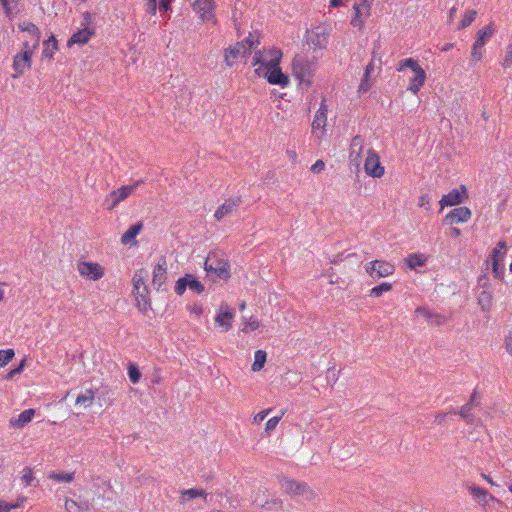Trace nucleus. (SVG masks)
<instances>
[{"label":"nucleus","instance_id":"nucleus-1","mask_svg":"<svg viewBox=\"0 0 512 512\" xmlns=\"http://www.w3.org/2000/svg\"><path fill=\"white\" fill-rule=\"evenodd\" d=\"M283 53L276 47H264L255 51L252 66L254 73L265 79L269 84L286 88L290 85V77L280 67Z\"/></svg>","mask_w":512,"mask_h":512},{"label":"nucleus","instance_id":"nucleus-2","mask_svg":"<svg viewBox=\"0 0 512 512\" xmlns=\"http://www.w3.org/2000/svg\"><path fill=\"white\" fill-rule=\"evenodd\" d=\"M318 57L315 55H296L292 61V72L300 85L311 87L317 70Z\"/></svg>","mask_w":512,"mask_h":512},{"label":"nucleus","instance_id":"nucleus-3","mask_svg":"<svg viewBox=\"0 0 512 512\" xmlns=\"http://www.w3.org/2000/svg\"><path fill=\"white\" fill-rule=\"evenodd\" d=\"M258 45H260V35L258 33H249L244 40L224 50V61L226 65L232 67L239 59L249 54L251 50Z\"/></svg>","mask_w":512,"mask_h":512},{"label":"nucleus","instance_id":"nucleus-4","mask_svg":"<svg viewBox=\"0 0 512 512\" xmlns=\"http://www.w3.org/2000/svg\"><path fill=\"white\" fill-rule=\"evenodd\" d=\"M406 68H409L413 73V77L409 80L408 91L417 95L426 82V72L414 58H406L396 64L397 72H402Z\"/></svg>","mask_w":512,"mask_h":512},{"label":"nucleus","instance_id":"nucleus-5","mask_svg":"<svg viewBox=\"0 0 512 512\" xmlns=\"http://www.w3.org/2000/svg\"><path fill=\"white\" fill-rule=\"evenodd\" d=\"M204 269L213 278L228 280L231 276L228 259L216 252L208 254L204 263Z\"/></svg>","mask_w":512,"mask_h":512},{"label":"nucleus","instance_id":"nucleus-6","mask_svg":"<svg viewBox=\"0 0 512 512\" xmlns=\"http://www.w3.org/2000/svg\"><path fill=\"white\" fill-rule=\"evenodd\" d=\"M144 183V180H137L129 185H123L112 190L104 198V205L107 210H114L121 202L130 197L136 189Z\"/></svg>","mask_w":512,"mask_h":512},{"label":"nucleus","instance_id":"nucleus-7","mask_svg":"<svg viewBox=\"0 0 512 512\" xmlns=\"http://www.w3.org/2000/svg\"><path fill=\"white\" fill-rule=\"evenodd\" d=\"M76 270L82 279L94 282L101 280L106 274V268L102 264L85 259L76 262Z\"/></svg>","mask_w":512,"mask_h":512},{"label":"nucleus","instance_id":"nucleus-8","mask_svg":"<svg viewBox=\"0 0 512 512\" xmlns=\"http://www.w3.org/2000/svg\"><path fill=\"white\" fill-rule=\"evenodd\" d=\"M507 243L505 241H499L496 246L492 249L490 255V262L494 277L503 281L505 275L504 260L507 255Z\"/></svg>","mask_w":512,"mask_h":512},{"label":"nucleus","instance_id":"nucleus-9","mask_svg":"<svg viewBox=\"0 0 512 512\" xmlns=\"http://www.w3.org/2000/svg\"><path fill=\"white\" fill-rule=\"evenodd\" d=\"M380 71H381V60L375 59V57H372L364 69L363 76H362L360 84L358 86L359 94H365L370 90V88L372 87V85L375 81L376 73L378 74Z\"/></svg>","mask_w":512,"mask_h":512},{"label":"nucleus","instance_id":"nucleus-10","mask_svg":"<svg viewBox=\"0 0 512 512\" xmlns=\"http://www.w3.org/2000/svg\"><path fill=\"white\" fill-rule=\"evenodd\" d=\"M364 172L372 178H382L385 174V167L381 163L380 156L373 148L366 152Z\"/></svg>","mask_w":512,"mask_h":512},{"label":"nucleus","instance_id":"nucleus-11","mask_svg":"<svg viewBox=\"0 0 512 512\" xmlns=\"http://www.w3.org/2000/svg\"><path fill=\"white\" fill-rule=\"evenodd\" d=\"M395 270L394 264L386 260H372L365 265L366 273L373 279L391 276Z\"/></svg>","mask_w":512,"mask_h":512},{"label":"nucleus","instance_id":"nucleus-12","mask_svg":"<svg viewBox=\"0 0 512 512\" xmlns=\"http://www.w3.org/2000/svg\"><path fill=\"white\" fill-rule=\"evenodd\" d=\"M215 0H194L192 4L193 11L198 15L202 22L216 23Z\"/></svg>","mask_w":512,"mask_h":512},{"label":"nucleus","instance_id":"nucleus-13","mask_svg":"<svg viewBox=\"0 0 512 512\" xmlns=\"http://www.w3.org/2000/svg\"><path fill=\"white\" fill-rule=\"evenodd\" d=\"M281 490L290 496H313V490L304 482H298L294 479L282 478L280 480Z\"/></svg>","mask_w":512,"mask_h":512},{"label":"nucleus","instance_id":"nucleus-14","mask_svg":"<svg viewBox=\"0 0 512 512\" xmlns=\"http://www.w3.org/2000/svg\"><path fill=\"white\" fill-rule=\"evenodd\" d=\"M187 288L197 294L204 292V285L193 274H186L179 278L175 283L174 290L177 295L181 296Z\"/></svg>","mask_w":512,"mask_h":512},{"label":"nucleus","instance_id":"nucleus-15","mask_svg":"<svg viewBox=\"0 0 512 512\" xmlns=\"http://www.w3.org/2000/svg\"><path fill=\"white\" fill-rule=\"evenodd\" d=\"M233 319V309L226 303L220 304L216 310L215 324L221 328L223 332H227L232 328Z\"/></svg>","mask_w":512,"mask_h":512},{"label":"nucleus","instance_id":"nucleus-16","mask_svg":"<svg viewBox=\"0 0 512 512\" xmlns=\"http://www.w3.org/2000/svg\"><path fill=\"white\" fill-rule=\"evenodd\" d=\"M33 57L26 53H16L12 61V69L14 73L11 75L13 79H18L29 71L32 67Z\"/></svg>","mask_w":512,"mask_h":512},{"label":"nucleus","instance_id":"nucleus-17","mask_svg":"<svg viewBox=\"0 0 512 512\" xmlns=\"http://www.w3.org/2000/svg\"><path fill=\"white\" fill-rule=\"evenodd\" d=\"M371 14V3L369 0H360L353 5V17L351 19V25L353 27L361 28L364 21L370 17Z\"/></svg>","mask_w":512,"mask_h":512},{"label":"nucleus","instance_id":"nucleus-18","mask_svg":"<svg viewBox=\"0 0 512 512\" xmlns=\"http://www.w3.org/2000/svg\"><path fill=\"white\" fill-rule=\"evenodd\" d=\"M467 198V189L465 185H461L457 189L451 190L448 194L443 195L439 200L441 210L448 206H456L461 204Z\"/></svg>","mask_w":512,"mask_h":512},{"label":"nucleus","instance_id":"nucleus-19","mask_svg":"<svg viewBox=\"0 0 512 512\" xmlns=\"http://www.w3.org/2000/svg\"><path fill=\"white\" fill-rule=\"evenodd\" d=\"M472 217V212L468 207H458L451 210L444 218V221L450 224H461L468 222Z\"/></svg>","mask_w":512,"mask_h":512},{"label":"nucleus","instance_id":"nucleus-20","mask_svg":"<svg viewBox=\"0 0 512 512\" xmlns=\"http://www.w3.org/2000/svg\"><path fill=\"white\" fill-rule=\"evenodd\" d=\"M364 151V140L361 136L356 135L352 138L349 147V160L352 164L359 166Z\"/></svg>","mask_w":512,"mask_h":512},{"label":"nucleus","instance_id":"nucleus-21","mask_svg":"<svg viewBox=\"0 0 512 512\" xmlns=\"http://www.w3.org/2000/svg\"><path fill=\"white\" fill-rule=\"evenodd\" d=\"M327 114H328V105L326 100H322L320 102L319 108L314 115V119L312 122V128L314 130H320L322 132L325 131V127L327 124Z\"/></svg>","mask_w":512,"mask_h":512},{"label":"nucleus","instance_id":"nucleus-22","mask_svg":"<svg viewBox=\"0 0 512 512\" xmlns=\"http://www.w3.org/2000/svg\"><path fill=\"white\" fill-rule=\"evenodd\" d=\"M167 279V265L166 261L162 259L153 268L152 283L157 290L166 282Z\"/></svg>","mask_w":512,"mask_h":512},{"label":"nucleus","instance_id":"nucleus-23","mask_svg":"<svg viewBox=\"0 0 512 512\" xmlns=\"http://www.w3.org/2000/svg\"><path fill=\"white\" fill-rule=\"evenodd\" d=\"M94 34L95 31L92 28L80 29L72 34L67 42V45L71 47L75 44H87L89 40L94 36Z\"/></svg>","mask_w":512,"mask_h":512},{"label":"nucleus","instance_id":"nucleus-24","mask_svg":"<svg viewBox=\"0 0 512 512\" xmlns=\"http://www.w3.org/2000/svg\"><path fill=\"white\" fill-rule=\"evenodd\" d=\"M149 289L144 292H132L135 300V306L142 314H147L151 310V301L149 298Z\"/></svg>","mask_w":512,"mask_h":512},{"label":"nucleus","instance_id":"nucleus-25","mask_svg":"<svg viewBox=\"0 0 512 512\" xmlns=\"http://www.w3.org/2000/svg\"><path fill=\"white\" fill-rule=\"evenodd\" d=\"M148 278V271L144 268H140L135 271L132 277L133 290L132 292H144L148 288L146 281Z\"/></svg>","mask_w":512,"mask_h":512},{"label":"nucleus","instance_id":"nucleus-26","mask_svg":"<svg viewBox=\"0 0 512 512\" xmlns=\"http://www.w3.org/2000/svg\"><path fill=\"white\" fill-rule=\"evenodd\" d=\"M240 200L238 198L227 199L221 206L217 208L214 213V217L217 221L222 220L227 215L231 214L235 208L239 205Z\"/></svg>","mask_w":512,"mask_h":512},{"label":"nucleus","instance_id":"nucleus-27","mask_svg":"<svg viewBox=\"0 0 512 512\" xmlns=\"http://www.w3.org/2000/svg\"><path fill=\"white\" fill-rule=\"evenodd\" d=\"M34 414V409H26L22 411L17 417L11 418L9 420V425L14 429L23 428L32 421Z\"/></svg>","mask_w":512,"mask_h":512},{"label":"nucleus","instance_id":"nucleus-28","mask_svg":"<svg viewBox=\"0 0 512 512\" xmlns=\"http://www.w3.org/2000/svg\"><path fill=\"white\" fill-rule=\"evenodd\" d=\"M95 401V393L92 389L81 391L76 399L74 405L78 408L88 409L91 408Z\"/></svg>","mask_w":512,"mask_h":512},{"label":"nucleus","instance_id":"nucleus-29","mask_svg":"<svg viewBox=\"0 0 512 512\" xmlns=\"http://www.w3.org/2000/svg\"><path fill=\"white\" fill-rule=\"evenodd\" d=\"M495 32V26L493 22H490L488 25L482 27L477 32V37L475 40L476 47H484L489 39Z\"/></svg>","mask_w":512,"mask_h":512},{"label":"nucleus","instance_id":"nucleus-30","mask_svg":"<svg viewBox=\"0 0 512 512\" xmlns=\"http://www.w3.org/2000/svg\"><path fill=\"white\" fill-rule=\"evenodd\" d=\"M143 224L141 222H138L132 226H130L126 232L121 236V243L123 245L128 244H136L137 241L135 240L136 236L142 231Z\"/></svg>","mask_w":512,"mask_h":512},{"label":"nucleus","instance_id":"nucleus-31","mask_svg":"<svg viewBox=\"0 0 512 512\" xmlns=\"http://www.w3.org/2000/svg\"><path fill=\"white\" fill-rule=\"evenodd\" d=\"M428 261V256L423 253H412L405 258V263L409 269L414 270L418 267H423Z\"/></svg>","mask_w":512,"mask_h":512},{"label":"nucleus","instance_id":"nucleus-32","mask_svg":"<svg viewBox=\"0 0 512 512\" xmlns=\"http://www.w3.org/2000/svg\"><path fill=\"white\" fill-rule=\"evenodd\" d=\"M198 497H203L204 499H206L207 493L205 492V490L198 489V488H190L187 490H183L180 493V502L182 504H185L189 500L198 498Z\"/></svg>","mask_w":512,"mask_h":512},{"label":"nucleus","instance_id":"nucleus-33","mask_svg":"<svg viewBox=\"0 0 512 512\" xmlns=\"http://www.w3.org/2000/svg\"><path fill=\"white\" fill-rule=\"evenodd\" d=\"M478 304L484 312H489L493 304V294L489 290H483L478 296Z\"/></svg>","mask_w":512,"mask_h":512},{"label":"nucleus","instance_id":"nucleus-34","mask_svg":"<svg viewBox=\"0 0 512 512\" xmlns=\"http://www.w3.org/2000/svg\"><path fill=\"white\" fill-rule=\"evenodd\" d=\"M467 489L471 493V495H473L474 497L482 500V504L483 505L487 504V498L488 497L492 501L495 500V498L493 496L489 495L487 490H485L483 488H480V487H478L476 485H468Z\"/></svg>","mask_w":512,"mask_h":512},{"label":"nucleus","instance_id":"nucleus-35","mask_svg":"<svg viewBox=\"0 0 512 512\" xmlns=\"http://www.w3.org/2000/svg\"><path fill=\"white\" fill-rule=\"evenodd\" d=\"M267 360V353L264 350H256L254 353V361L251 366L253 372H258L264 368Z\"/></svg>","mask_w":512,"mask_h":512},{"label":"nucleus","instance_id":"nucleus-36","mask_svg":"<svg viewBox=\"0 0 512 512\" xmlns=\"http://www.w3.org/2000/svg\"><path fill=\"white\" fill-rule=\"evenodd\" d=\"M58 50V42L56 38L52 35L46 41H44V49L43 56L47 58H52L53 55Z\"/></svg>","mask_w":512,"mask_h":512},{"label":"nucleus","instance_id":"nucleus-37","mask_svg":"<svg viewBox=\"0 0 512 512\" xmlns=\"http://www.w3.org/2000/svg\"><path fill=\"white\" fill-rule=\"evenodd\" d=\"M18 28L23 32H28L32 35L33 39L40 40L41 32L38 27L32 22H23L18 25Z\"/></svg>","mask_w":512,"mask_h":512},{"label":"nucleus","instance_id":"nucleus-38","mask_svg":"<svg viewBox=\"0 0 512 512\" xmlns=\"http://www.w3.org/2000/svg\"><path fill=\"white\" fill-rule=\"evenodd\" d=\"M477 16V11L476 10H468L466 11L463 16H462V19L460 20L458 26H457V30H462L464 28H467L468 26H470L473 21L475 20Z\"/></svg>","mask_w":512,"mask_h":512},{"label":"nucleus","instance_id":"nucleus-39","mask_svg":"<svg viewBox=\"0 0 512 512\" xmlns=\"http://www.w3.org/2000/svg\"><path fill=\"white\" fill-rule=\"evenodd\" d=\"M393 286L389 282H382L381 284L374 286L370 291L369 295L372 297L379 298L384 293L390 292L392 290Z\"/></svg>","mask_w":512,"mask_h":512},{"label":"nucleus","instance_id":"nucleus-40","mask_svg":"<svg viewBox=\"0 0 512 512\" xmlns=\"http://www.w3.org/2000/svg\"><path fill=\"white\" fill-rule=\"evenodd\" d=\"M26 501L25 497H19L15 503L9 504L0 500V512H10L12 509L20 508Z\"/></svg>","mask_w":512,"mask_h":512},{"label":"nucleus","instance_id":"nucleus-41","mask_svg":"<svg viewBox=\"0 0 512 512\" xmlns=\"http://www.w3.org/2000/svg\"><path fill=\"white\" fill-rule=\"evenodd\" d=\"M49 479L54 480L56 482H65V483H71L74 480V473L68 472V473H51L49 475Z\"/></svg>","mask_w":512,"mask_h":512},{"label":"nucleus","instance_id":"nucleus-42","mask_svg":"<svg viewBox=\"0 0 512 512\" xmlns=\"http://www.w3.org/2000/svg\"><path fill=\"white\" fill-rule=\"evenodd\" d=\"M20 480L24 487L30 486L32 484V481L34 480L33 470L30 467H25L21 471Z\"/></svg>","mask_w":512,"mask_h":512},{"label":"nucleus","instance_id":"nucleus-43","mask_svg":"<svg viewBox=\"0 0 512 512\" xmlns=\"http://www.w3.org/2000/svg\"><path fill=\"white\" fill-rule=\"evenodd\" d=\"M127 370H128L129 380L133 384L138 383L141 379V372L139 371L137 365L135 363H129Z\"/></svg>","mask_w":512,"mask_h":512},{"label":"nucleus","instance_id":"nucleus-44","mask_svg":"<svg viewBox=\"0 0 512 512\" xmlns=\"http://www.w3.org/2000/svg\"><path fill=\"white\" fill-rule=\"evenodd\" d=\"M259 326H260L259 321L254 317H250L249 319L244 320L242 332H244V333L253 332V331L257 330L259 328Z\"/></svg>","mask_w":512,"mask_h":512},{"label":"nucleus","instance_id":"nucleus-45","mask_svg":"<svg viewBox=\"0 0 512 512\" xmlns=\"http://www.w3.org/2000/svg\"><path fill=\"white\" fill-rule=\"evenodd\" d=\"M503 69L512 67V43L508 44L504 56L500 62Z\"/></svg>","mask_w":512,"mask_h":512},{"label":"nucleus","instance_id":"nucleus-46","mask_svg":"<svg viewBox=\"0 0 512 512\" xmlns=\"http://www.w3.org/2000/svg\"><path fill=\"white\" fill-rule=\"evenodd\" d=\"M15 356L13 349L0 350V368L6 366Z\"/></svg>","mask_w":512,"mask_h":512},{"label":"nucleus","instance_id":"nucleus-47","mask_svg":"<svg viewBox=\"0 0 512 512\" xmlns=\"http://www.w3.org/2000/svg\"><path fill=\"white\" fill-rule=\"evenodd\" d=\"M7 16H11L17 10L19 0H0Z\"/></svg>","mask_w":512,"mask_h":512},{"label":"nucleus","instance_id":"nucleus-48","mask_svg":"<svg viewBox=\"0 0 512 512\" xmlns=\"http://www.w3.org/2000/svg\"><path fill=\"white\" fill-rule=\"evenodd\" d=\"M40 43V40L33 39V43L30 44L28 41L23 42L22 44V50L20 53H26L29 54L31 57L34 56L35 50L38 48Z\"/></svg>","mask_w":512,"mask_h":512},{"label":"nucleus","instance_id":"nucleus-49","mask_svg":"<svg viewBox=\"0 0 512 512\" xmlns=\"http://www.w3.org/2000/svg\"><path fill=\"white\" fill-rule=\"evenodd\" d=\"M64 507L67 512H84L83 507L73 499L67 498Z\"/></svg>","mask_w":512,"mask_h":512},{"label":"nucleus","instance_id":"nucleus-50","mask_svg":"<svg viewBox=\"0 0 512 512\" xmlns=\"http://www.w3.org/2000/svg\"><path fill=\"white\" fill-rule=\"evenodd\" d=\"M284 414H285V411H281V414L279 416H274V417L270 418L266 422L265 431L267 433L272 432L277 427V425L279 424V422L282 419V417L284 416Z\"/></svg>","mask_w":512,"mask_h":512},{"label":"nucleus","instance_id":"nucleus-51","mask_svg":"<svg viewBox=\"0 0 512 512\" xmlns=\"http://www.w3.org/2000/svg\"><path fill=\"white\" fill-rule=\"evenodd\" d=\"M187 310L191 316L197 319H199L204 313V308L199 303H193L191 305H188Z\"/></svg>","mask_w":512,"mask_h":512},{"label":"nucleus","instance_id":"nucleus-52","mask_svg":"<svg viewBox=\"0 0 512 512\" xmlns=\"http://www.w3.org/2000/svg\"><path fill=\"white\" fill-rule=\"evenodd\" d=\"M483 47H476V44L473 43L472 50H471V56L470 61L473 65L477 64L479 61H481L483 57Z\"/></svg>","mask_w":512,"mask_h":512},{"label":"nucleus","instance_id":"nucleus-53","mask_svg":"<svg viewBox=\"0 0 512 512\" xmlns=\"http://www.w3.org/2000/svg\"><path fill=\"white\" fill-rule=\"evenodd\" d=\"M471 410H472V405L470 403H467L465 405H463L460 410L458 411V414L464 419L466 420L468 423L472 422V417H471Z\"/></svg>","mask_w":512,"mask_h":512},{"label":"nucleus","instance_id":"nucleus-54","mask_svg":"<svg viewBox=\"0 0 512 512\" xmlns=\"http://www.w3.org/2000/svg\"><path fill=\"white\" fill-rule=\"evenodd\" d=\"M415 314L424 317L428 322L432 323L433 318H439L438 315H433L428 309L424 307H417L415 309Z\"/></svg>","mask_w":512,"mask_h":512},{"label":"nucleus","instance_id":"nucleus-55","mask_svg":"<svg viewBox=\"0 0 512 512\" xmlns=\"http://www.w3.org/2000/svg\"><path fill=\"white\" fill-rule=\"evenodd\" d=\"M271 408H268V409H264L260 412H258L254 417H253V423L254 424H260L271 412Z\"/></svg>","mask_w":512,"mask_h":512},{"label":"nucleus","instance_id":"nucleus-56","mask_svg":"<svg viewBox=\"0 0 512 512\" xmlns=\"http://www.w3.org/2000/svg\"><path fill=\"white\" fill-rule=\"evenodd\" d=\"M325 169V162L321 159L317 160L311 167L310 171L313 174H319Z\"/></svg>","mask_w":512,"mask_h":512},{"label":"nucleus","instance_id":"nucleus-57","mask_svg":"<svg viewBox=\"0 0 512 512\" xmlns=\"http://www.w3.org/2000/svg\"><path fill=\"white\" fill-rule=\"evenodd\" d=\"M418 206L419 207H425L427 210L430 209V198L428 195L426 194H423L419 197V201H418Z\"/></svg>","mask_w":512,"mask_h":512},{"label":"nucleus","instance_id":"nucleus-58","mask_svg":"<svg viewBox=\"0 0 512 512\" xmlns=\"http://www.w3.org/2000/svg\"><path fill=\"white\" fill-rule=\"evenodd\" d=\"M157 10V0L148 1L146 6V12L150 15H154Z\"/></svg>","mask_w":512,"mask_h":512},{"label":"nucleus","instance_id":"nucleus-59","mask_svg":"<svg viewBox=\"0 0 512 512\" xmlns=\"http://www.w3.org/2000/svg\"><path fill=\"white\" fill-rule=\"evenodd\" d=\"M24 367H25V360H22V361H21V363L19 364V366H18L17 368H15V369L11 370V371L8 373V377H9V378H11V377H13V376H15V375L20 374V373L23 371Z\"/></svg>","mask_w":512,"mask_h":512},{"label":"nucleus","instance_id":"nucleus-60","mask_svg":"<svg viewBox=\"0 0 512 512\" xmlns=\"http://www.w3.org/2000/svg\"><path fill=\"white\" fill-rule=\"evenodd\" d=\"M506 352L512 356V335H508L504 341Z\"/></svg>","mask_w":512,"mask_h":512},{"label":"nucleus","instance_id":"nucleus-61","mask_svg":"<svg viewBox=\"0 0 512 512\" xmlns=\"http://www.w3.org/2000/svg\"><path fill=\"white\" fill-rule=\"evenodd\" d=\"M447 413L439 412L435 415V423L442 425L446 419Z\"/></svg>","mask_w":512,"mask_h":512},{"label":"nucleus","instance_id":"nucleus-62","mask_svg":"<svg viewBox=\"0 0 512 512\" xmlns=\"http://www.w3.org/2000/svg\"><path fill=\"white\" fill-rule=\"evenodd\" d=\"M159 8L161 10L167 11L169 9V1L168 0H161Z\"/></svg>","mask_w":512,"mask_h":512},{"label":"nucleus","instance_id":"nucleus-63","mask_svg":"<svg viewBox=\"0 0 512 512\" xmlns=\"http://www.w3.org/2000/svg\"><path fill=\"white\" fill-rule=\"evenodd\" d=\"M343 0H330V7L337 8L342 6Z\"/></svg>","mask_w":512,"mask_h":512},{"label":"nucleus","instance_id":"nucleus-64","mask_svg":"<svg viewBox=\"0 0 512 512\" xmlns=\"http://www.w3.org/2000/svg\"><path fill=\"white\" fill-rule=\"evenodd\" d=\"M457 12V8L456 7H452L450 10H449V17H448V21L449 22H452L453 19H454V16Z\"/></svg>","mask_w":512,"mask_h":512}]
</instances>
